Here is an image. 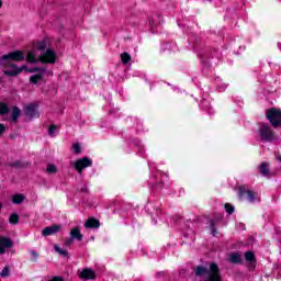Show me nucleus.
<instances>
[{"label": "nucleus", "instance_id": "obj_1", "mask_svg": "<svg viewBox=\"0 0 281 281\" xmlns=\"http://www.w3.org/2000/svg\"><path fill=\"white\" fill-rule=\"evenodd\" d=\"M259 136L262 142H273L276 139V133L267 123L261 124L259 128Z\"/></svg>", "mask_w": 281, "mask_h": 281}, {"label": "nucleus", "instance_id": "obj_2", "mask_svg": "<svg viewBox=\"0 0 281 281\" xmlns=\"http://www.w3.org/2000/svg\"><path fill=\"white\" fill-rule=\"evenodd\" d=\"M71 166H74L75 170H77L79 175H82V170H85V168H91V166H93V160L89 157H83L71 162Z\"/></svg>", "mask_w": 281, "mask_h": 281}, {"label": "nucleus", "instance_id": "obj_3", "mask_svg": "<svg viewBox=\"0 0 281 281\" xmlns=\"http://www.w3.org/2000/svg\"><path fill=\"white\" fill-rule=\"evenodd\" d=\"M266 116L274 128L281 125V110L271 109L267 112Z\"/></svg>", "mask_w": 281, "mask_h": 281}, {"label": "nucleus", "instance_id": "obj_4", "mask_svg": "<svg viewBox=\"0 0 281 281\" xmlns=\"http://www.w3.org/2000/svg\"><path fill=\"white\" fill-rule=\"evenodd\" d=\"M27 71L30 74H35L30 77V82L32 85H38V81L43 80V77L45 76V71H47V69L34 67V68L29 69Z\"/></svg>", "mask_w": 281, "mask_h": 281}, {"label": "nucleus", "instance_id": "obj_5", "mask_svg": "<svg viewBox=\"0 0 281 281\" xmlns=\"http://www.w3.org/2000/svg\"><path fill=\"white\" fill-rule=\"evenodd\" d=\"M245 196H248L249 203L256 201V193L247 188V186H241L238 188V198L240 201H245Z\"/></svg>", "mask_w": 281, "mask_h": 281}, {"label": "nucleus", "instance_id": "obj_6", "mask_svg": "<svg viewBox=\"0 0 281 281\" xmlns=\"http://www.w3.org/2000/svg\"><path fill=\"white\" fill-rule=\"evenodd\" d=\"M1 60H15L16 63H21V60H25V53L21 50L11 52L7 55H2Z\"/></svg>", "mask_w": 281, "mask_h": 281}, {"label": "nucleus", "instance_id": "obj_7", "mask_svg": "<svg viewBox=\"0 0 281 281\" xmlns=\"http://www.w3.org/2000/svg\"><path fill=\"white\" fill-rule=\"evenodd\" d=\"M9 67H11L10 69H5L3 71L4 76H9V78H14L16 76H19V74H23V69H25V66H16L14 64H8Z\"/></svg>", "mask_w": 281, "mask_h": 281}, {"label": "nucleus", "instance_id": "obj_8", "mask_svg": "<svg viewBox=\"0 0 281 281\" xmlns=\"http://www.w3.org/2000/svg\"><path fill=\"white\" fill-rule=\"evenodd\" d=\"M38 105L31 103L25 106L24 113L30 120H34V117H40L41 114L38 113Z\"/></svg>", "mask_w": 281, "mask_h": 281}, {"label": "nucleus", "instance_id": "obj_9", "mask_svg": "<svg viewBox=\"0 0 281 281\" xmlns=\"http://www.w3.org/2000/svg\"><path fill=\"white\" fill-rule=\"evenodd\" d=\"M12 247H14V241H12V239L5 236H0V256L5 254V249H12Z\"/></svg>", "mask_w": 281, "mask_h": 281}, {"label": "nucleus", "instance_id": "obj_10", "mask_svg": "<svg viewBox=\"0 0 281 281\" xmlns=\"http://www.w3.org/2000/svg\"><path fill=\"white\" fill-rule=\"evenodd\" d=\"M41 63H47L54 65L56 63V53L52 49H47L45 54L40 56Z\"/></svg>", "mask_w": 281, "mask_h": 281}, {"label": "nucleus", "instance_id": "obj_11", "mask_svg": "<svg viewBox=\"0 0 281 281\" xmlns=\"http://www.w3.org/2000/svg\"><path fill=\"white\" fill-rule=\"evenodd\" d=\"M58 232H60V225L54 224L52 226L45 227L42 231V235L43 236H54V234H58Z\"/></svg>", "mask_w": 281, "mask_h": 281}, {"label": "nucleus", "instance_id": "obj_12", "mask_svg": "<svg viewBox=\"0 0 281 281\" xmlns=\"http://www.w3.org/2000/svg\"><path fill=\"white\" fill-rule=\"evenodd\" d=\"M79 278L81 280H95V271L89 269V268H85L80 274Z\"/></svg>", "mask_w": 281, "mask_h": 281}, {"label": "nucleus", "instance_id": "obj_13", "mask_svg": "<svg viewBox=\"0 0 281 281\" xmlns=\"http://www.w3.org/2000/svg\"><path fill=\"white\" fill-rule=\"evenodd\" d=\"M227 260L232 265H243V255L240 252H231Z\"/></svg>", "mask_w": 281, "mask_h": 281}, {"label": "nucleus", "instance_id": "obj_14", "mask_svg": "<svg viewBox=\"0 0 281 281\" xmlns=\"http://www.w3.org/2000/svg\"><path fill=\"white\" fill-rule=\"evenodd\" d=\"M85 227L87 229H98V227H100V221L95 220L94 217H89L85 223Z\"/></svg>", "mask_w": 281, "mask_h": 281}, {"label": "nucleus", "instance_id": "obj_15", "mask_svg": "<svg viewBox=\"0 0 281 281\" xmlns=\"http://www.w3.org/2000/svg\"><path fill=\"white\" fill-rule=\"evenodd\" d=\"M70 238H72V240H82V233H80V228L75 227L72 229H70Z\"/></svg>", "mask_w": 281, "mask_h": 281}, {"label": "nucleus", "instance_id": "obj_16", "mask_svg": "<svg viewBox=\"0 0 281 281\" xmlns=\"http://www.w3.org/2000/svg\"><path fill=\"white\" fill-rule=\"evenodd\" d=\"M259 171L262 175V177H269L270 172H269V162H262L259 166Z\"/></svg>", "mask_w": 281, "mask_h": 281}, {"label": "nucleus", "instance_id": "obj_17", "mask_svg": "<svg viewBox=\"0 0 281 281\" xmlns=\"http://www.w3.org/2000/svg\"><path fill=\"white\" fill-rule=\"evenodd\" d=\"M23 201H25V195L23 194H15L12 196V203H14L15 205H21Z\"/></svg>", "mask_w": 281, "mask_h": 281}, {"label": "nucleus", "instance_id": "obj_18", "mask_svg": "<svg viewBox=\"0 0 281 281\" xmlns=\"http://www.w3.org/2000/svg\"><path fill=\"white\" fill-rule=\"evenodd\" d=\"M21 117V109L14 106L11 114L12 122H16Z\"/></svg>", "mask_w": 281, "mask_h": 281}, {"label": "nucleus", "instance_id": "obj_19", "mask_svg": "<svg viewBox=\"0 0 281 281\" xmlns=\"http://www.w3.org/2000/svg\"><path fill=\"white\" fill-rule=\"evenodd\" d=\"M19 221H21V217L19 216V214L16 213H12L9 217V223L11 225H18L19 224Z\"/></svg>", "mask_w": 281, "mask_h": 281}, {"label": "nucleus", "instance_id": "obj_20", "mask_svg": "<svg viewBox=\"0 0 281 281\" xmlns=\"http://www.w3.org/2000/svg\"><path fill=\"white\" fill-rule=\"evenodd\" d=\"M26 60L29 63H36V53H34V50H30L26 55Z\"/></svg>", "mask_w": 281, "mask_h": 281}, {"label": "nucleus", "instance_id": "obj_21", "mask_svg": "<svg viewBox=\"0 0 281 281\" xmlns=\"http://www.w3.org/2000/svg\"><path fill=\"white\" fill-rule=\"evenodd\" d=\"M121 60L123 65H128L131 63V55L128 53L121 54Z\"/></svg>", "mask_w": 281, "mask_h": 281}, {"label": "nucleus", "instance_id": "obj_22", "mask_svg": "<svg viewBox=\"0 0 281 281\" xmlns=\"http://www.w3.org/2000/svg\"><path fill=\"white\" fill-rule=\"evenodd\" d=\"M245 259L247 260V262H254L256 260V255H254V252L251 251H247L245 254Z\"/></svg>", "mask_w": 281, "mask_h": 281}, {"label": "nucleus", "instance_id": "obj_23", "mask_svg": "<svg viewBox=\"0 0 281 281\" xmlns=\"http://www.w3.org/2000/svg\"><path fill=\"white\" fill-rule=\"evenodd\" d=\"M46 48H47V42L45 41L38 42L36 44V49H38L40 52H45Z\"/></svg>", "mask_w": 281, "mask_h": 281}, {"label": "nucleus", "instance_id": "obj_24", "mask_svg": "<svg viewBox=\"0 0 281 281\" xmlns=\"http://www.w3.org/2000/svg\"><path fill=\"white\" fill-rule=\"evenodd\" d=\"M210 227L212 236H216V220H210Z\"/></svg>", "mask_w": 281, "mask_h": 281}, {"label": "nucleus", "instance_id": "obj_25", "mask_svg": "<svg viewBox=\"0 0 281 281\" xmlns=\"http://www.w3.org/2000/svg\"><path fill=\"white\" fill-rule=\"evenodd\" d=\"M55 251H57V254H59V256H69V252L60 247H58V245L54 246Z\"/></svg>", "mask_w": 281, "mask_h": 281}, {"label": "nucleus", "instance_id": "obj_26", "mask_svg": "<svg viewBox=\"0 0 281 281\" xmlns=\"http://www.w3.org/2000/svg\"><path fill=\"white\" fill-rule=\"evenodd\" d=\"M8 111H10V109L8 108V104H5V103H0V115H5V114H8Z\"/></svg>", "mask_w": 281, "mask_h": 281}, {"label": "nucleus", "instance_id": "obj_27", "mask_svg": "<svg viewBox=\"0 0 281 281\" xmlns=\"http://www.w3.org/2000/svg\"><path fill=\"white\" fill-rule=\"evenodd\" d=\"M46 171L48 175H56V172H58V168H56L55 165H48Z\"/></svg>", "mask_w": 281, "mask_h": 281}, {"label": "nucleus", "instance_id": "obj_28", "mask_svg": "<svg viewBox=\"0 0 281 281\" xmlns=\"http://www.w3.org/2000/svg\"><path fill=\"white\" fill-rule=\"evenodd\" d=\"M1 278H8L10 276V267L7 266L2 269V271L0 272Z\"/></svg>", "mask_w": 281, "mask_h": 281}, {"label": "nucleus", "instance_id": "obj_29", "mask_svg": "<svg viewBox=\"0 0 281 281\" xmlns=\"http://www.w3.org/2000/svg\"><path fill=\"white\" fill-rule=\"evenodd\" d=\"M72 148H74V153L75 155H80V153H82V149L80 147V144L76 143L72 145Z\"/></svg>", "mask_w": 281, "mask_h": 281}, {"label": "nucleus", "instance_id": "obj_30", "mask_svg": "<svg viewBox=\"0 0 281 281\" xmlns=\"http://www.w3.org/2000/svg\"><path fill=\"white\" fill-rule=\"evenodd\" d=\"M224 207L227 214H232L234 212V206L229 203H226Z\"/></svg>", "mask_w": 281, "mask_h": 281}, {"label": "nucleus", "instance_id": "obj_31", "mask_svg": "<svg viewBox=\"0 0 281 281\" xmlns=\"http://www.w3.org/2000/svg\"><path fill=\"white\" fill-rule=\"evenodd\" d=\"M55 134H56V125H50V126L48 127V135H49L50 137H54Z\"/></svg>", "mask_w": 281, "mask_h": 281}, {"label": "nucleus", "instance_id": "obj_32", "mask_svg": "<svg viewBox=\"0 0 281 281\" xmlns=\"http://www.w3.org/2000/svg\"><path fill=\"white\" fill-rule=\"evenodd\" d=\"M3 133H5V125L0 124V136H2Z\"/></svg>", "mask_w": 281, "mask_h": 281}, {"label": "nucleus", "instance_id": "obj_33", "mask_svg": "<svg viewBox=\"0 0 281 281\" xmlns=\"http://www.w3.org/2000/svg\"><path fill=\"white\" fill-rule=\"evenodd\" d=\"M72 244H74V238L70 237L69 239L66 240L67 247H69Z\"/></svg>", "mask_w": 281, "mask_h": 281}, {"label": "nucleus", "instance_id": "obj_34", "mask_svg": "<svg viewBox=\"0 0 281 281\" xmlns=\"http://www.w3.org/2000/svg\"><path fill=\"white\" fill-rule=\"evenodd\" d=\"M31 256H33V258H35L36 260V258H38V252L35 250H31Z\"/></svg>", "mask_w": 281, "mask_h": 281}, {"label": "nucleus", "instance_id": "obj_35", "mask_svg": "<svg viewBox=\"0 0 281 281\" xmlns=\"http://www.w3.org/2000/svg\"><path fill=\"white\" fill-rule=\"evenodd\" d=\"M80 192H89V188H87V186H85V187H82L81 189H80Z\"/></svg>", "mask_w": 281, "mask_h": 281}, {"label": "nucleus", "instance_id": "obj_36", "mask_svg": "<svg viewBox=\"0 0 281 281\" xmlns=\"http://www.w3.org/2000/svg\"><path fill=\"white\" fill-rule=\"evenodd\" d=\"M0 8H3V1L0 0Z\"/></svg>", "mask_w": 281, "mask_h": 281}, {"label": "nucleus", "instance_id": "obj_37", "mask_svg": "<svg viewBox=\"0 0 281 281\" xmlns=\"http://www.w3.org/2000/svg\"><path fill=\"white\" fill-rule=\"evenodd\" d=\"M278 159H279V161H280V164H281V156H279V158H278Z\"/></svg>", "mask_w": 281, "mask_h": 281}, {"label": "nucleus", "instance_id": "obj_38", "mask_svg": "<svg viewBox=\"0 0 281 281\" xmlns=\"http://www.w3.org/2000/svg\"><path fill=\"white\" fill-rule=\"evenodd\" d=\"M13 166H19V164H18V162H14Z\"/></svg>", "mask_w": 281, "mask_h": 281}, {"label": "nucleus", "instance_id": "obj_39", "mask_svg": "<svg viewBox=\"0 0 281 281\" xmlns=\"http://www.w3.org/2000/svg\"><path fill=\"white\" fill-rule=\"evenodd\" d=\"M1 207H3V205L0 203V210H1Z\"/></svg>", "mask_w": 281, "mask_h": 281}]
</instances>
